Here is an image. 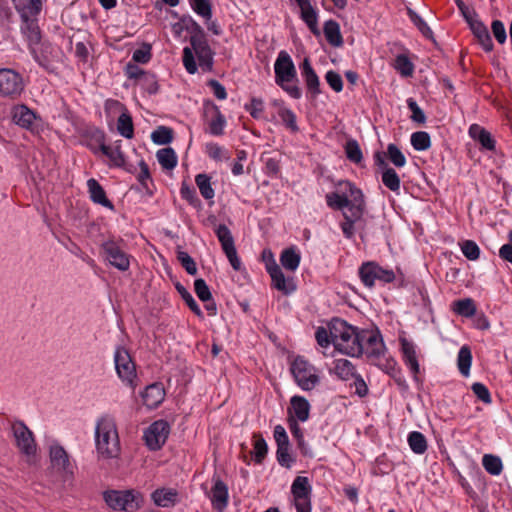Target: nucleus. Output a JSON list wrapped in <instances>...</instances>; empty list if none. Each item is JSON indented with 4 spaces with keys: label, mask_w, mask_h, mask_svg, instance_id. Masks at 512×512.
<instances>
[{
    "label": "nucleus",
    "mask_w": 512,
    "mask_h": 512,
    "mask_svg": "<svg viewBox=\"0 0 512 512\" xmlns=\"http://www.w3.org/2000/svg\"><path fill=\"white\" fill-rule=\"evenodd\" d=\"M407 107L411 111V120L413 122L423 124L426 122V116L424 111L419 107L417 102L413 98H408L407 101Z\"/></svg>",
    "instance_id": "61"
},
{
    "label": "nucleus",
    "mask_w": 512,
    "mask_h": 512,
    "mask_svg": "<svg viewBox=\"0 0 512 512\" xmlns=\"http://www.w3.org/2000/svg\"><path fill=\"white\" fill-rule=\"evenodd\" d=\"M382 183L392 192L399 193L401 181L393 168H385L381 175Z\"/></svg>",
    "instance_id": "43"
},
{
    "label": "nucleus",
    "mask_w": 512,
    "mask_h": 512,
    "mask_svg": "<svg viewBox=\"0 0 512 512\" xmlns=\"http://www.w3.org/2000/svg\"><path fill=\"white\" fill-rule=\"evenodd\" d=\"M176 289L178 293L181 295L182 299L185 301L187 306L191 309L192 312H194L197 316H202V311L193 298L192 294L181 284L176 285Z\"/></svg>",
    "instance_id": "56"
},
{
    "label": "nucleus",
    "mask_w": 512,
    "mask_h": 512,
    "mask_svg": "<svg viewBox=\"0 0 512 512\" xmlns=\"http://www.w3.org/2000/svg\"><path fill=\"white\" fill-rule=\"evenodd\" d=\"M209 497L212 507L218 512H223L228 506V486L219 477H213V486Z\"/></svg>",
    "instance_id": "22"
},
{
    "label": "nucleus",
    "mask_w": 512,
    "mask_h": 512,
    "mask_svg": "<svg viewBox=\"0 0 512 512\" xmlns=\"http://www.w3.org/2000/svg\"><path fill=\"white\" fill-rule=\"evenodd\" d=\"M461 251L463 253V255L471 260V261H475L479 258L480 256V249H479V246L476 244V242L472 241V240H465L463 241L461 244Z\"/></svg>",
    "instance_id": "58"
},
{
    "label": "nucleus",
    "mask_w": 512,
    "mask_h": 512,
    "mask_svg": "<svg viewBox=\"0 0 512 512\" xmlns=\"http://www.w3.org/2000/svg\"><path fill=\"white\" fill-rule=\"evenodd\" d=\"M333 370L337 377L343 381H348L357 374L355 366L347 359H336Z\"/></svg>",
    "instance_id": "36"
},
{
    "label": "nucleus",
    "mask_w": 512,
    "mask_h": 512,
    "mask_svg": "<svg viewBox=\"0 0 512 512\" xmlns=\"http://www.w3.org/2000/svg\"><path fill=\"white\" fill-rule=\"evenodd\" d=\"M195 183L200 191L202 197L206 200H212L215 196V191L211 185V177L205 173L197 174Z\"/></svg>",
    "instance_id": "40"
},
{
    "label": "nucleus",
    "mask_w": 512,
    "mask_h": 512,
    "mask_svg": "<svg viewBox=\"0 0 512 512\" xmlns=\"http://www.w3.org/2000/svg\"><path fill=\"white\" fill-rule=\"evenodd\" d=\"M93 136L98 143V147L90 146L94 153L101 151L103 155L109 158L111 165L114 167H123L126 164V156L122 150L121 140H116L112 145H106L103 131L96 130Z\"/></svg>",
    "instance_id": "10"
},
{
    "label": "nucleus",
    "mask_w": 512,
    "mask_h": 512,
    "mask_svg": "<svg viewBox=\"0 0 512 512\" xmlns=\"http://www.w3.org/2000/svg\"><path fill=\"white\" fill-rule=\"evenodd\" d=\"M192 48L185 47L183 49V65L189 74L197 72V65L195 62L194 53L198 59L199 66L203 71H210L213 66V55L209 44L204 36L193 35L190 38Z\"/></svg>",
    "instance_id": "4"
},
{
    "label": "nucleus",
    "mask_w": 512,
    "mask_h": 512,
    "mask_svg": "<svg viewBox=\"0 0 512 512\" xmlns=\"http://www.w3.org/2000/svg\"><path fill=\"white\" fill-rule=\"evenodd\" d=\"M324 35L329 44L339 47L343 44L339 24L334 20L326 21L324 24Z\"/></svg>",
    "instance_id": "35"
},
{
    "label": "nucleus",
    "mask_w": 512,
    "mask_h": 512,
    "mask_svg": "<svg viewBox=\"0 0 512 512\" xmlns=\"http://www.w3.org/2000/svg\"><path fill=\"white\" fill-rule=\"evenodd\" d=\"M114 365L117 376L128 387H136L137 371L129 351L123 346H117L114 351Z\"/></svg>",
    "instance_id": "7"
},
{
    "label": "nucleus",
    "mask_w": 512,
    "mask_h": 512,
    "mask_svg": "<svg viewBox=\"0 0 512 512\" xmlns=\"http://www.w3.org/2000/svg\"><path fill=\"white\" fill-rule=\"evenodd\" d=\"M453 311L464 317H472L476 313V306L472 299L465 298L453 302Z\"/></svg>",
    "instance_id": "45"
},
{
    "label": "nucleus",
    "mask_w": 512,
    "mask_h": 512,
    "mask_svg": "<svg viewBox=\"0 0 512 512\" xmlns=\"http://www.w3.org/2000/svg\"><path fill=\"white\" fill-rule=\"evenodd\" d=\"M276 458L278 463L285 468H291L294 458L289 453V446H280L276 450Z\"/></svg>",
    "instance_id": "63"
},
{
    "label": "nucleus",
    "mask_w": 512,
    "mask_h": 512,
    "mask_svg": "<svg viewBox=\"0 0 512 512\" xmlns=\"http://www.w3.org/2000/svg\"><path fill=\"white\" fill-rule=\"evenodd\" d=\"M275 83L291 98L300 99L302 90L298 85L297 70L287 51L281 50L274 63Z\"/></svg>",
    "instance_id": "3"
},
{
    "label": "nucleus",
    "mask_w": 512,
    "mask_h": 512,
    "mask_svg": "<svg viewBox=\"0 0 512 512\" xmlns=\"http://www.w3.org/2000/svg\"><path fill=\"white\" fill-rule=\"evenodd\" d=\"M336 193L342 198L349 199L351 203V210H358V208L365 207V200L362 191L348 180L339 181L336 184Z\"/></svg>",
    "instance_id": "18"
},
{
    "label": "nucleus",
    "mask_w": 512,
    "mask_h": 512,
    "mask_svg": "<svg viewBox=\"0 0 512 512\" xmlns=\"http://www.w3.org/2000/svg\"><path fill=\"white\" fill-rule=\"evenodd\" d=\"M400 344L403 361L413 375L414 380L418 381L420 365L417 358L416 346L413 342L407 340L406 338H401Z\"/></svg>",
    "instance_id": "24"
},
{
    "label": "nucleus",
    "mask_w": 512,
    "mask_h": 512,
    "mask_svg": "<svg viewBox=\"0 0 512 512\" xmlns=\"http://www.w3.org/2000/svg\"><path fill=\"white\" fill-rule=\"evenodd\" d=\"M268 452V446L263 437H258L255 439L254 447H253V457L254 461L258 464L262 463L264 458L266 457Z\"/></svg>",
    "instance_id": "60"
},
{
    "label": "nucleus",
    "mask_w": 512,
    "mask_h": 512,
    "mask_svg": "<svg viewBox=\"0 0 512 512\" xmlns=\"http://www.w3.org/2000/svg\"><path fill=\"white\" fill-rule=\"evenodd\" d=\"M104 500L114 510L135 512L141 507L143 497L135 490H112L104 493Z\"/></svg>",
    "instance_id": "6"
},
{
    "label": "nucleus",
    "mask_w": 512,
    "mask_h": 512,
    "mask_svg": "<svg viewBox=\"0 0 512 512\" xmlns=\"http://www.w3.org/2000/svg\"><path fill=\"white\" fill-rule=\"evenodd\" d=\"M11 429L16 446L27 457V461L31 463L36 454V443L32 431L22 421L14 422Z\"/></svg>",
    "instance_id": "12"
},
{
    "label": "nucleus",
    "mask_w": 512,
    "mask_h": 512,
    "mask_svg": "<svg viewBox=\"0 0 512 512\" xmlns=\"http://www.w3.org/2000/svg\"><path fill=\"white\" fill-rule=\"evenodd\" d=\"M290 371L296 384L303 391L313 390L320 382L317 368L302 356H297L293 360Z\"/></svg>",
    "instance_id": "5"
},
{
    "label": "nucleus",
    "mask_w": 512,
    "mask_h": 512,
    "mask_svg": "<svg viewBox=\"0 0 512 512\" xmlns=\"http://www.w3.org/2000/svg\"><path fill=\"white\" fill-rule=\"evenodd\" d=\"M364 210L365 207H361L358 208V210L343 212V221L340 223V228L346 239H352L354 237L355 224L362 218Z\"/></svg>",
    "instance_id": "29"
},
{
    "label": "nucleus",
    "mask_w": 512,
    "mask_h": 512,
    "mask_svg": "<svg viewBox=\"0 0 512 512\" xmlns=\"http://www.w3.org/2000/svg\"><path fill=\"white\" fill-rule=\"evenodd\" d=\"M177 259L186 270V272L190 275H195L197 273V266L194 259L185 251L177 252Z\"/></svg>",
    "instance_id": "62"
},
{
    "label": "nucleus",
    "mask_w": 512,
    "mask_h": 512,
    "mask_svg": "<svg viewBox=\"0 0 512 512\" xmlns=\"http://www.w3.org/2000/svg\"><path fill=\"white\" fill-rule=\"evenodd\" d=\"M299 69L301 71V76L305 83L307 93L310 94L312 98H316L321 94V84L320 79L312 67L311 61L308 57L304 58L302 63L299 65Z\"/></svg>",
    "instance_id": "20"
},
{
    "label": "nucleus",
    "mask_w": 512,
    "mask_h": 512,
    "mask_svg": "<svg viewBox=\"0 0 512 512\" xmlns=\"http://www.w3.org/2000/svg\"><path fill=\"white\" fill-rule=\"evenodd\" d=\"M393 67L402 77H410L414 72L413 63L404 54H400L395 58Z\"/></svg>",
    "instance_id": "47"
},
{
    "label": "nucleus",
    "mask_w": 512,
    "mask_h": 512,
    "mask_svg": "<svg viewBox=\"0 0 512 512\" xmlns=\"http://www.w3.org/2000/svg\"><path fill=\"white\" fill-rule=\"evenodd\" d=\"M346 157L353 163H360L363 159L362 151L356 140H350L345 146Z\"/></svg>",
    "instance_id": "57"
},
{
    "label": "nucleus",
    "mask_w": 512,
    "mask_h": 512,
    "mask_svg": "<svg viewBox=\"0 0 512 512\" xmlns=\"http://www.w3.org/2000/svg\"><path fill=\"white\" fill-rule=\"evenodd\" d=\"M50 461L54 469L65 474H73V464L66 450L58 443L52 444L49 450Z\"/></svg>",
    "instance_id": "21"
},
{
    "label": "nucleus",
    "mask_w": 512,
    "mask_h": 512,
    "mask_svg": "<svg viewBox=\"0 0 512 512\" xmlns=\"http://www.w3.org/2000/svg\"><path fill=\"white\" fill-rule=\"evenodd\" d=\"M192 10L206 22L212 18V4L210 0H188Z\"/></svg>",
    "instance_id": "44"
},
{
    "label": "nucleus",
    "mask_w": 512,
    "mask_h": 512,
    "mask_svg": "<svg viewBox=\"0 0 512 512\" xmlns=\"http://www.w3.org/2000/svg\"><path fill=\"white\" fill-rule=\"evenodd\" d=\"M410 142L416 151H425L431 147L430 135L425 131H417L411 135Z\"/></svg>",
    "instance_id": "48"
},
{
    "label": "nucleus",
    "mask_w": 512,
    "mask_h": 512,
    "mask_svg": "<svg viewBox=\"0 0 512 512\" xmlns=\"http://www.w3.org/2000/svg\"><path fill=\"white\" fill-rule=\"evenodd\" d=\"M326 203L327 206L334 210H343L348 209L347 212L351 211V203L349 202V199L342 198L338 193L330 192L326 194Z\"/></svg>",
    "instance_id": "51"
},
{
    "label": "nucleus",
    "mask_w": 512,
    "mask_h": 512,
    "mask_svg": "<svg viewBox=\"0 0 512 512\" xmlns=\"http://www.w3.org/2000/svg\"><path fill=\"white\" fill-rule=\"evenodd\" d=\"M266 270L271 277L272 286L285 295H289L296 290V285L292 278H286L279 265L270 253V260L266 263Z\"/></svg>",
    "instance_id": "17"
},
{
    "label": "nucleus",
    "mask_w": 512,
    "mask_h": 512,
    "mask_svg": "<svg viewBox=\"0 0 512 512\" xmlns=\"http://www.w3.org/2000/svg\"><path fill=\"white\" fill-rule=\"evenodd\" d=\"M387 157L391 163L398 168L404 167L407 163L405 155L401 152L397 145L393 143H390L387 146Z\"/></svg>",
    "instance_id": "53"
},
{
    "label": "nucleus",
    "mask_w": 512,
    "mask_h": 512,
    "mask_svg": "<svg viewBox=\"0 0 512 512\" xmlns=\"http://www.w3.org/2000/svg\"><path fill=\"white\" fill-rule=\"evenodd\" d=\"M469 134L487 150L495 149V141L492 138L491 134L484 128L480 127L479 125H471L469 128Z\"/></svg>",
    "instance_id": "33"
},
{
    "label": "nucleus",
    "mask_w": 512,
    "mask_h": 512,
    "mask_svg": "<svg viewBox=\"0 0 512 512\" xmlns=\"http://www.w3.org/2000/svg\"><path fill=\"white\" fill-rule=\"evenodd\" d=\"M291 493L297 512H311L312 486L308 477L297 476L291 485Z\"/></svg>",
    "instance_id": "13"
},
{
    "label": "nucleus",
    "mask_w": 512,
    "mask_h": 512,
    "mask_svg": "<svg viewBox=\"0 0 512 512\" xmlns=\"http://www.w3.org/2000/svg\"><path fill=\"white\" fill-rule=\"evenodd\" d=\"M151 140L157 145H166L173 140V131L166 126H159L151 133Z\"/></svg>",
    "instance_id": "52"
},
{
    "label": "nucleus",
    "mask_w": 512,
    "mask_h": 512,
    "mask_svg": "<svg viewBox=\"0 0 512 512\" xmlns=\"http://www.w3.org/2000/svg\"><path fill=\"white\" fill-rule=\"evenodd\" d=\"M87 188L90 195V199L95 204H99L110 210H114L113 203L107 198L105 190L96 179H89L87 181Z\"/></svg>",
    "instance_id": "30"
},
{
    "label": "nucleus",
    "mask_w": 512,
    "mask_h": 512,
    "mask_svg": "<svg viewBox=\"0 0 512 512\" xmlns=\"http://www.w3.org/2000/svg\"><path fill=\"white\" fill-rule=\"evenodd\" d=\"M194 290L198 298L203 301H210L212 298L210 289L203 279H196L194 282Z\"/></svg>",
    "instance_id": "64"
},
{
    "label": "nucleus",
    "mask_w": 512,
    "mask_h": 512,
    "mask_svg": "<svg viewBox=\"0 0 512 512\" xmlns=\"http://www.w3.org/2000/svg\"><path fill=\"white\" fill-rule=\"evenodd\" d=\"M244 108L254 119L263 117L264 102L260 98H252L249 103L245 104Z\"/></svg>",
    "instance_id": "59"
},
{
    "label": "nucleus",
    "mask_w": 512,
    "mask_h": 512,
    "mask_svg": "<svg viewBox=\"0 0 512 512\" xmlns=\"http://www.w3.org/2000/svg\"><path fill=\"white\" fill-rule=\"evenodd\" d=\"M152 58V45L143 43L140 48L134 50L132 60L134 63L147 64Z\"/></svg>",
    "instance_id": "54"
},
{
    "label": "nucleus",
    "mask_w": 512,
    "mask_h": 512,
    "mask_svg": "<svg viewBox=\"0 0 512 512\" xmlns=\"http://www.w3.org/2000/svg\"><path fill=\"white\" fill-rule=\"evenodd\" d=\"M358 275L367 288L374 287L376 281L387 284L395 280V273L391 269H386L374 261H367L361 264L358 269Z\"/></svg>",
    "instance_id": "9"
},
{
    "label": "nucleus",
    "mask_w": 512,
    "mask_h": 512,
    "mask_svg": "<svg viewBox=\"0 0 512 512\" xmlns=\"http://www.w3.org/2000/svg\"><path fill=\"white\" fill-rule=\"evenodd\" d=\"M313 0H294L300 9V17L314 34L318 33V13L312 5Z\"/></svg>",
    "instance_id": "26"
},
{
    "label": "nucleus",
    "mask_w": 512,
    "mask_h": 512,
    "mask_svg": "<svg viewBox=\"0 0 512 512\" xmlns=\"http://www.w3.org/2000/svg\"><path fill=\"white\" fill-rule=\"evenodd\" d=\"M472 363V354L468 346H462L458 352V369L460 373L467 377L470 373Z\"/></svg>",
    "instance_id": "46"
},
{
    "label": "nucleus",
    "mask_w": 512,
    "mask_h": 512,
    "mask_svg": "<svg viewBox=\"0 0 512 512\" xmlns=\"http://www.w3.org/2000/svg\"><path fill=\"white\" fill-rule=\"evenodd\" d=\"M180 195L182 199L186 200L194 208L201 207V201L198 198L196 191L193 187L183 182L180 188Z\"/></svg>",
    "instance_id": "55"
},
{
    "label": "nucleus",
    "mask_w": 512,
    "mask_h": 512,
    "mask_svg": "<svg viewBox=\"0 0 512 512\" xmlns=\"http://www.w3.org/2000/svg\"><path fill=\"white\" fill-rule=\"evenodd\" d=\"M205 154L215 162H226L230 160L231 154L224 146L215 142H208L205 144Z\"/></svg>",
    "instance_id": "34"
},
{
    "label": "nucleus",
    "mask_w": 512,
    "mask_h": 512,
    "mask_svg": "<svg viewBox=\"0 0 512 512\" xmlns=\"http://www.w3.org/2000/svg\"><path fill=\"white\" fill-rule=\"evenodd\" d=\"M117 131L127 139L134 137V125L131 115L125 110L120 114L117 120Z\"/></svg>",
    "instance_id": "38"
},
{
    "label": "nucleus",
    "mask_w": 512,
    "mask_h": 512,
    "mask_svg": "<svg viewBox=\"0 0 512 512\" xmlns=\"http://www.w3.org/2000/svg\"><path fill=\"white\" fill-rule=\"evenodd\" d=\"M470 29L472 30L474 36L476 37L478 43L481 45L484 51L491 52L493 50V42L487 27L484 23L478 19L472 21L470 24Z\"/></svg>",
    "instance_id": "31"
},
{
    "label": "nucleus",
    "mask_w": 512,
    "mask_h": 512,
    "mask_svg": "<svg viewBox=\"0 0 512 512\" xmlns=\"http://www.w3.org/2000/svg\"><path fill=\"white\" fill-rule=\"evenodd\" d=\"M156 157L161 167L165 170L174 169L178 162L175 151L170 147L158 150Z\"/></svg>",
    "instance_id": "37"
},
{
    "label": "nucleus",
    "mask_w": 512,
    "mask_h": 512,
    "mask_svg": "<svg viewBox=\"0 0 512 512\" xmlns=\"http://www.w3.org/2000/svg\"><path fill=\"white\" fill-rule=\"evenodd\" d=\"M14 6L21 19L34 18L42 10V0H26L24 2L14 0Z\"/></svg>",
    "instance_id": "32"
},
{
    "label": "nucleus",
    "mask_w": 512,
    "mask_h": 512,
    "mask_svg": "<svg viewBox=\"0 0 512 512\" xmlns=\"http://www.w3.org/2000/svg\"><path fill=\"white\" fill-rule=\"evenodd\" d=\"M25 88L23 77L13 69H0V96L3 98L17 99Z\"/></svg>",
    "instance_id": "11"
},
{
    "label": "nucleus",
    "mask_w": 512,
    "mask_h": 512,
    "mask_svg": "<svg viewBox=\"0 0 512 512\" xmlns=\"http://www.w3.org/2000/svg\"><path fill=\"white\" fill-rule=\"evenodd\" d=\"M215 234L221 244L223 252L235 248L234 238L231 234L230 229L226 225H218L215 229Z\"/></svg>",
    "instance_id": "41"
},
{
    "label": "nucleus",
    "mask_w": 512,
    "mask_h": 512,
    "mask_svg": "<svg viewBox=\"0 0 512 512\" xmlns=\"http://www.w3.org/2000/svg\"><path fill=\"white\" fill-rule=\"evenodd\" d=\"M330 334L332 344L340 353L350 357H359L363 354L362 330L344 320L335 319L332 321Z\"/></svg>",
    "instance_id": "2"
},
{
    "label": "nucleus",
    "mask_w": 512,
    "mask_h": 512,
    "mask_svg": "<svg viewBox=\"0 0 512 512\" xmlns=\"http://www.w3.org/2000/svg\"><path fill=\"white\" fill-rule=\"evenodd\" d=\"M95 448L99 458L113 459L120 454V439L116 420L109 414L100 416L95 424Z\"/></svg>",
    "instance_id": "1"
},
{
    "label": "nucleus",
    "mask_w": 512,
    "mask_h": 512,
    "mask_svg": "<svg viewBox=\"0 0 512 512\" xmlns=\"http://www.w3.org/2000/svg\"><path fill=\"white\" fill-rule=\"evenodd\" d=\"M165 398V390L161 383L148 385L142 393L144 405L149 409L157 408Z\"/></svg>",
    "instance_id": "28"
},
{
    "label": "nucleus",
    "mask_w": 512,
    "mask_h": 512,
    "mask_svg": "<svg viewBox=\"0 0 512 512\" xmlns=\"http://www.w3.org/2000/svg\"><path fill=\"white\" fill-rule=\"evenodd\" d=\"M407 442L410 449L418 455H422L427 450V440L425 436L419 431H412L408 434Z\"/></svg>",
    "instance_id": "39"
},
{
    "label": "nucleus",
    "mask_w": 512,
    "mask_h": 512,
    "mask_svg": "<svg viewBox=\"0 0 512 512\" xmlns=\"http://www.w3.org/2000/svg\"><path fill=\"white\" fill-rule=\"evenodd\" d=\"M203 119L207 123L206 130L212 136H222L225 132L227 121L220 108L211 100L203 102Z\"/></svg>",
    "instance_id": "14"
},
{
    "label": "nucleus",
    "mask_w": 512,
    "mask_h": 512,
    "mask_svg": "<svg viewBox=\"0 0 512 512\" xmlns=\"http://www.w3.org/2000/svg\"><path fill=\"white\" fill-rule=\"evenodd\" d=\"M170 433V425L165 420L154 421L144 432V441L150 450L160 449Z\"/></svg>",
    "instance_id": "15"
},
{
    "label": "nucleus",
    "mask_w": 512,
    "mask_h": 512,
    "mask_svg": "<svg viewBox=\"0 0 512 512\" xmlns=\"http://www.w3.org/2000/svg\"><path fill=\"white\" fill-rule=\"evenodd\" d=\"M278 115L282 123L285 125V127L289 129L292 133H296L299 131L296 114L291 109L281 107L278 110Z\"/></svg>",
    "instance_id": "50"
},
{
    "label": "nucleus",
    "mask_w": 512,
    "mask_h": 512,
    "mask_svg": "<svg viewBox=\"0 0 512 512\" xmlns=\"http://www.w3.org/2000/svg\"><path fill=\"white\" fill-rule=\"evenodd\" d=\"M484 469L491 475H499L502 472V461L498 456L485 454L482 458Z\"/></svg>",
    "instance_id": "49"
},
{
    "label": "nucleus",
    "mask_w": 512,
    "mask_h": 512,
    "mask_svg": "<svg viewBox=\"0 0 512 512\" xmlns=\"http://www.w3.org/2000/svg\"><path fill=\"white\" fill-rule=\"evenodd\" d=\"M310 409V403L305 397L294 395L290 398L288 418L293 417L296 421L306 422L310 416Z\"/></svg>",
    "instance_id": "25"
},
{
    "label": "nucleus",
    "mask_w": 512,
    "mask_h": 512,
    "mask_svg": "<svg viewBox=\"0 0 512 512\" xmlns=\"http://www.w3.org/2000/svg\"><path fill=\"white\" fill-rule=\"evenodd\" d=\"M104 259L119 271H127L130 267V255L124 249L123 240L110 238L101 244Z\"/></svg>",
    "instance_id": "8"
},
{
    "label": "nucleus",
    "mask_w": 512,
    "mask_h": 512,
    "mask_svg": "<svg viewBox=\"0 0 512 512\" xmlns=\"http://www.w3.org/2000/svg\"><path fill=\"white\" fill-rule=\"evenodd\" d=\"M10 116L15 125L29 131H34L41 121L40 116L25 104L13 105Z\"/></svg>",
    "instance_id": "16"
},
{
    "label": "nucleus",
    "mask_w": 512,
    "mask_h": 512,
    "mask_svg": "<svg viewBox=\"0 0 512 512\" xmlns=\"http://www.w3.org/2000/svg\"><path fill=\"white\" fill-rule=\"evenodd\" d=\"M301 257L293 248L285 249L280 256L282 266L290 271H296L299 267Z\"/></svg>",
    "instance_id": "42"
},
{
    "label": "nucleus",
    "mask_w": 512,
    "mask_h": 512,
    "mask_svg": "<svg viewBox=\"0 0 512 512\" xmlns=\"http://www.w3.org/2000/svg\"><path fill=\"white\" fill-rule=\"evenodd\" d=\"M21 31L27 38L29 48L35 61H37L40 65L44 66L40 58L35 52L34 46L39 44L41 41V33L37 22L33 18L21 19Z\"/></svg>",
    "instance_id": "23"
},
{
    "label": "nucleus",
    "mask_w": 512,
    "mask_h": 512,
    "mask_svg": "<svg viewBox=\"0 0 512 512\" xmlns=\"http://www.w3.org/2000/svg\"><path fill=\"white\" fill-rule=\"evenodd\" d=\"M151 499L156 506L174 507L179 501V493L174 488H158L151 494Z\"/></svg>",
    "instance_id": "27"
},
{
    "label": "nucleus",
    "mask_w": 512,
    "mask_h": 512,
    "mask_svg": "<svg viewBox=\"0 0 512 512\" xmlns=\"http://www.w3.org/2000/svg\"><path fill=\"white\" fill-rule=\"evenodd\" d=\"M363 354L370 358H379L384 354L385 345L381 335L378 332L362 330Z\"/></svg>",
    "instance_id": "19"
}]
</instances>
